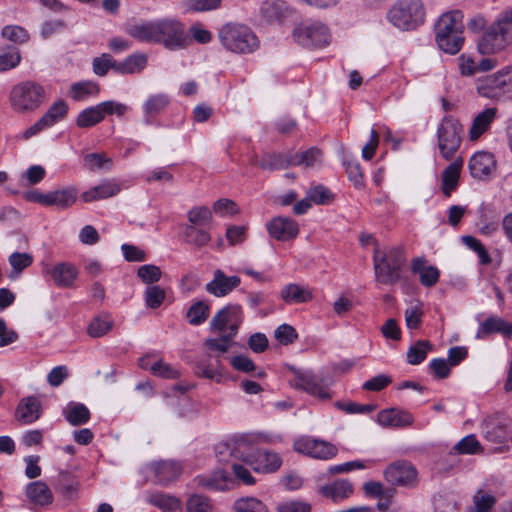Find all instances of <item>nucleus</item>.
Segmentation results:
<instances>
[{
    "label": "nucleus",
    "mask_w": 512,
    "mask_h": 512,
    "mask_svg": "<svg viewBox=\"0 0 512 512\" xmlns=\"http://www.w3.org/2000/svg\"><path fill=\"white\" fill-rule=\"evenodd\" d=\"M26 495L33 504L39 506L48 505L53 501L51 490L42 481H35L28 484Z\"/></svg>",
    "instance_id": "31"
},
{
    "label": "nucleus",
    "mask_w": 512,
    "mask_h": 512,
    "mask_svg": "<svg viewBox=\"0 0 512 512\" xmlns=\"http://www.w3.org/2000/svg\"><path fill=\"white\" fill-rule=\"evenodd\" d=\"M169 103L170 99L164 93L151 95L143 104V112L147 116H155L162 112Z\"/></svg>",
    "instance_id": "41"
},
{
    "label": "nucleus",
    "mask_w": 512,
    "mask_h": 512,
    "mask_svg": "<svg viewBox=\"0 0 512 512\" xmlns=\"http://www.w3.org/2000/svg\"><path fill=\"white\" fill-rule=\"evenodd\" d=\"M278 512H310L311 506L310 504L298 501V500H289L278 504L277 506Z\"/></svg>",
    "instance_id": "64"
},
{
    "label": "nucleus",
    "mask_w": 512,
    "mask_h": 512,
    "mask_svg": "<svg viewBox=\"0 0 512 512\" xmlns=\"http://www.w3.org/2000/svg\"><path fill=\"white\" fill-rule=\"evenodd\" d=\"M99 92L100 88L96 82L85 80L73 83L68 95L75 101H84L89 97L97 96Z\"/></svg>",
    "instance_id": "37"
},
{
    "label": "nucleus",
    "mask_w": 512,
    "mask_h": 512,
    "mask_svg": "<svg viewBox=\"0 0 512 512\" xmlns=\"http://www.w3.org/2000/svg\"><path fill=\"white\" fill-rule=\"evenodd\" d=\"M292 387L302 390L319 401H328L332 398L329 385L322 377L310 370H294V377L290 381Z\"/></svg>",
    "instance_id": "10"
},
{
    "label": "nucleus",
    "mask_w": 512,
    "mask_h": 512,
    "mask_svg": "<svg viewBox=\"0 0 512 512\" xmlns=\"http://www.w3.org/2000/svg\"><path fill=\"white\" fill-rule=\"evenodd\" d=\"M210 307L204 301L195 302L187 311L186 317L191 325L204 323L209 316Z\"/></svg>",
    "instance_id": "44"
},
{
    "label": "nucleus",
    "mask_w": 512,
    "mask_h": 512,
    "mask_svg": "<svg viewBox=\"0 0 512 512\" xmlns=\"http://www.w3.org/2000/svg\"><path fill=\"white\" fill-rule=\"evenodd\" d=\"M463 127L453 116L443 117L437 128V147L445 160H451L459 150Z\"/></svg>",
    "instance_id": "8"
},
{
    "label": "nucleus",
    "mask_w": 512,
    "mask_h": 512,
    "mask_svg": "<svg viewBox=\"0 0 512 512\" xmlns=\"http://www.w3.org/2000/svg\"><path fill=\"white\" fill-rule=\"evenodd\" d=\"M294 450L309 457L329 460L337 455L338 449L330 442L310 437H301L294 441Z\"/></svg>",
    "instance_id": "13"
},
{
    "label": "nucleus",
    "mask_w": 512,
    "mask_h": 512,
    "mask_svg": "<svg viewBox=\"0 0 512 512\" xmlns=\"http://www.w3.org/2000/svg\"><path fill=\"white\" fill-rule=\"evenodd\" d=\"M512 44V7L501 11L477 40L481 55H492Z\"/></svg>",
    "instance_id": "1"
},
{
    "label": "nucleus",
    "mask_w": 512,
    "mask_h": 512,
    "mask_svg": "<svg viewBox=\"0 0 512 512\" xmlns=\"http://www.w3.org/2000/svg\"><path fill=\"white\" fill-rule=\"evenodd\" d=\"M165 296V290L160 286H149L145 291L146 305L156 309L163 303Z\"/></svg>",
    "instance_id": "57"
},
{
    "label": "nucleus",
    "mask_w": 512,
    "mask_h": 512,
    "mask_svg": "<svg viewBox=\"0 0 512 512\" xmlns=\"http://www.w3.org/2000/svg\"><path fill=\"white\" fill-rule=\"evenodd\" d=\"M157 43L170 50L182 49L186 46L187 36L184 25L174 18L156 20Z\"/></svg>",
    "instance_id": "11"
},
{
    "label": "nucleus",
    "mask_w": 512,
    "mask_h": 512,
    "mask_svg": "<svg viewBox=\"0 0 512 512\" xmlns=\"http://www.w3.org/2000/svg\"><path fill=\"white\" fill-rule=\"evenodd\" d=\"M295 41L306 48H322L329 44L331 35L326 25L316 21H305L293 31Z\"/></svg>",
    "instance_id": "9"
},
{
    "label": "nucleus",
    "mask_w": 512,
    "mask_h": 512,
    "mask_svg": "<svg viewBox=\"0 0 512 512\" xmlns=\"http://www.w3.org/2000/svg\"><path fill=\"white\" fill-rule=\"evenodd\" d=\"M405 322L408 329H417L422 323V304L417 302L405 310Z\"/></svg>",
    "instance_id": "52"
},
{
    "label": "nucleus",
    "mask_w": 512,
    "mask_h": 512,
    "mask_svg": "<svg viewBox=\"0 0 512 512\" xmlns=\"http://www.w3.org/2000/svg\"><path fill=\"white\" fill-rule=\"evenodd\" d=\"M235 512H268L266 505L254 497L238 499L234 504Z\"/></svg>",
    "instance_id": "46"
},
{
    "label": "nucleus",
    "mask_w": 512,
    "mask_h": 512,
    "mask_svg": "<svg viewBox=\"0 0 512 512\" xmlns=\"http://www.w3.org/2000/svg\"><path fill=\"white\" fill-rule=\"evenodd\" d=\"M241 283L238 276H227L222 270L217 269L213 278L205 285V290L215 297H224L230 294Z\"/></svg>",
    "instance_id": "17"
},
{
    "label": "nucleus",
    "mask_w": 512,
    "mask_h": 512,
    "mask_svg": "<svg viewBox=\"0 0 512 512\" xmlns=\"http://www.w3.org/2000/svg\"><path fill=\"white\" fill-rule=\"evenodd\" d=\"M243 311L240 305L230 304L219 310L210 321L212 332L236 336L243 322Z\"/></svg>",
    "instance_id": "12"
},
{
    "label": "nucleus",
    "mask_w": 512,
    "mask_h": 512,
    "mask_svg": "<svg viewBox=\"0 0 512 512\" xmlns=\"http://www.w3.org/2000/svg\"><path fill=\"white\" fill-rule=\"evenodd\" d=\"M161 274L162 272L160 268L152 264L140 266L137 271L138 277L145 284H153L158 282L161 278Z\"/></svg>",
    "instance_id": "54"
},
{
    "label": "nucleus",
    "mask_w": 512,
    "mask_h": 512,
    "mask_svg": "<svg viewBox=\"0 0 512 512\" xmlns=\"http://www.w3.org/2000/svg\"><path fill=\"white\" fill-rule=\"evenodd\" d=\"M282 6L281 1L267 0L262 3L260 11L268 21H273L279 18Z\"/></svg>",
    "instance_id": "63"
},
{
    "label": "nucleus",
    "mask_w": 512,
    "mask_h": 512,
    "mask_svg": "<svg viewBox=\"0 0 512 512\" xmlns=\"http://www.w3.org/2000/svg\"><path fill=\"white\" fill-rule=\"evenodd\" d=\"M187 216L190 222L189 225L205 227L212 220V211L206 206H199L189 210Z\"/></svg>",
    "instance_id": "45"
},
{
    "label": "nucleus",
    "mask_w": 512,
    "mask_h": 512,
    "mask_svg": "<svg viewBox=\"0 0 512 512\" xmlns=\"http://www.w3.org/2000/svg\"><path fill=\"white\" fill-rule=\"evenodd\" d=\"M274 336L282 345H289L297 338V332L291 325L282 324L276 328Z\"/></svg>",
    "instance_id": "61"
},
{
    "label": "nucleus",
    "mask_w": 512,
    "mask_h": 512,
    "mask_svg": "<svg viewBox=\"0 0 512 512\" xmlns=\"http://www.w3.org/2000/svg\"><path fill=\"white\" fill-rule=\"evenodd\" d=\"M221 336L218 338H208L205 340V345L211 349L218 351L220 353H225L229 350L231 346V342L234 339V336H230L228 334L220 333Z\"/></svg>",
    "instance_id": "60"
},
{
    "label": "nucleus",
    "mask_w": 512,
    "mask_h": 512,
    "mask_svg": "<svg viewBox=\"0 0 512 512\" xmlns=\"http://www.w3.org/2000/svg\"><path fill=\"white\" fill-rule=\"evenodd\" d=\"M21 60V53L16 48L0 54V72L16 68L21 63Z\"/></svg>",
    "instance_id": "53"
},
{
    "label": "nucleus",
    "mask_w": 512,
    "mask_h": 512,
    "mask_svg": "<svg viewBox=\"0 0 512 512\" xmlns=\"http://www.w3.org/2000/svg\"><path fill=\"white\" fill-rule=\"evenodd\" d=\"M492 333H501L504 336L512 334V324L498 317L487 318L479 327L476 337L483 338Z\"/></svg>",
    "instance_id": "30"
},
{
    "label": "nucleus",
    "mask_w": 512,
    "mask_h": 512,
    "mask_svg": "<svg viewBox=\"0 0 512 512\" xmlns=\"http://www.w3.org/2000/svg\"><path fill=\"white\" fill-rule=\"evenodd\" d=\"M243 460L250 464L254 471L261 473H273L282 465L281 457L269 450H257Z\"/></svg>",
    "instance_id": "16"
},
{
    "label": "nucleus",
    "mask_w": 512,
    "mask_h": 512,
    "mask_svg": "<svg viewBox=\"0 0 512 512\" xmlns=\"http://www.w3.org/2000/svg\"><path fill=\"white\" fill-rule=\"evenodd\" d=\"M149 469L154 473L159 484L166 485L177 479L181 474V467L173 461H157L149 464Z\"/></svg>",
    "instance_id": "22"
},
{
    "label": "nucleus",
    "mask_w": 512,
    "mask_h": 512,
    "mask_svg": "<svg viewBox=\"0 0 512 512\" xmlns=\"http://www.w3.org/2000/svg\"><path fill=\"white\" fill-rule=\"evenodd\" d=\"M188 512H212L209 499L203 495L194 494L187 500Z\"/></svg>",
    "instance_id": "56"
},
{
    "label": "nucleus",
    "mask_w": 512,
    "mask_h": 512,
    "mask_svg": "<svg viewBox=\"0 0 512 512\" xmlns=\"http://www.w3.org/2000/svg\"><path fill=\"white\" fill-rule=\"evenodd\" d=\"M454 449L458 454H476L481 451V444L474 434H470L462 438Z\"/></svg>",
    "instance_id": "50"
},
{
    "label": "nucleus",
    "mask_w": 512,
    "mask_h": 512,
    "mask_svg": "<svg viewBox=\"0 0 512 512\" xmlns=\"http://www.w3.org/2000/svg\"><path fill=\"white\" fill-rule=\"evenodd\" d=\"M113 327L109 318L96 317L88 326L87 332L93 338H99L107 334Z\"/></svg>",
    "instance_id": "49"
},
{
    "label": "nucleus",
    "mask_w": 512,
    "mask_h": 512,
    "mask_svg": "<svg viewBox=\"0 0 512 512\" xmlns=\"http://www.w3.org/2000/svg\"><path fill=\"white\" fill-rule=\"evenodd\" d=\"M45 98V90L39 83L31 80L19 82L12 86L8 101L13 112L28 114L36 111Z\"/></svg>",
    "instance_id": "4"
},
{
    "label": "nucleus",
    "mask_w": 512,
    "mask_h": 512,
    "mask_svg": "<svg viewBox=\"0 0 512 512\" xmlns=\"http://www.w3.org/2000/svg\"><path fill=\"white\" fill-rule=\"evenodd\" d=\"M77 196L78 191L74 187L49 191V206H55L59 209L69 208L76 202Z\"/></svg>",
    "instance_id": "34"
},
{
    "label": "nucleus",
    "mask_w": 512,
    "mask_h": 512,
    "mask_svg": "<svg viewBox=\"0 0 512 512\" xmlns=\"http://www.w3.org/2000/svg\"><path fill=\"white\" fill-rule=\"evenodd\" d=\"M462 241L469 249L477 253L481 264L486 265L491 262V258L487 250L478 239L473 236H463Z\"/></svg>",
    "instance_id": "55"
},
{
    "label": "nucleus",
    "mask_w": 512,
    "mask_h": 512,
    "mask_svg": "<svg viewBox=\"0 0 512 512\" xmlns=\"http://www.w3.org/2000/svg\"><path fill=\"white\" fill-rule=\"evenodd\" d=\"M1 36L15 43H25L29 40L30 35L26 29L18 25H7L1 30Z\"/></svg>",
    "instance_id": "47"
},
{
    "label": "nucleus",
    "mask_w": 512,
    "mask_h": 512,
    "mask_svg": "<svg viewBox=\"0 0 512 512\" xmlns=\"http://www.w3.org/2000/svg\"><path fill=\"white\" fill-rule=\"evenodd\" d=\"M151 372L155 376L164 379H176L180 376V373L177 369L172 367L170 364L163 362L162 360H158L152 364Z\"/></svg>",
    "instance_id": "58"
},
{
    "label": "nucleus",
    "mask_w": 512,
    "mask_h": 512,
    "mask_svg": "<svg viewBox=\"0 0 512 512\" xmlns=\"http://www.w3.org/2000/svg\"><path fill=\"white\" fill-rule=\"evenodd\" d=\"M432 348L433 346L428 340L417 341L407 351V362L411 365H418L422 363Z\"/></svg>",
    "instance_id": "40"
},
{
    "label": "nucleus",
    "mask_w": 512,
    "mask_h": 512,
    "mask_svg": "<svg viewBox=\"0 0 512 512\" xmlns=\"http://www.w3.org/2000/svg\"><path fill=\"white\" fill-rule=\"evenodd\" d=\"M322 161V153L317 148H310L302 153H292V166L316 167Z\"/></svg>",
    "instance_id": "39"
},
{
    "label": "nucleus",
    "mask_w": 512,
    "mask_h": 512,
    "mask_svg": "<svg viewBox=\"0 0 512 512\" xmlns=\"http://www.w3.org/2000/svg\"><path fill=\"white\" fill-rule=\"evenodd\" d=\"M463 166L461 158L455 159L442 172V192L446 197H450L459 184L460 172Z\"/></svg>",
    "instance_id": "24"
},
{
    "label": "nucleus",
    "mask_w": 512,
    "mask_h": 512,
    "mask_svg": "<svg viewBox=\"0 0 512 512\" xmlns=\"http://www.w3.org/2000/svg\"><path fill=\"white\" fill-rule=\"evenodd\" d=\"M147 65V56L142 53H134L123 61L117 62L115 72L120 74L140 73Z\"/></svg>",
    "instance_id": "35"
},
{
    "label": "nucleus",
    "mask_w": 512,
    "mask_h": 512,
    "mask_svg": "<svg viewBox=\"0 0 512 512\" xmlns=\"http://www.w3.org/2000/svg\"><path fill=\"white\" fill-rule=\"evenodd\" d=\"M43 274L49 275L57 287L71 288L78 278L79 271L72 263L60 262L54 266L45 265Z\"/></svg>",
    "instance_id": "15"
},
{
    "label": "nucleus",
    "mask_w": 512,
    "mask_h": 512,
    "mask_svg": "<svg viewBox=\"0 0 512 512\" xmlns=\"http://www.w3.org/2000/svg\"><path fill=\"white\" fill-rule=\"evenodd\" d=\"M387 18L396 28L410 31L424 23L426 10L422 0H397L388 10Z\"/></svg>",
    "instance_id": "5"
},
{
    "label": "nucleus",
    "mask_w": 512,
    "mask_h": 512,
    "mask_svg": "<svg viewBox=\"0 0 512 512\" xmlns=\"http://www.w3.org/2000/svg\"><path fill=\"white\" fill-rule=\"evenodd\" d=\"M320 493L333 502L338 503L353 493V485L347 480H336L331 484L322 486Z\"/></svg>",
    "instance_id": "27"
},
{
    "label": "nucleus",
    "mask_w": 512,
    "mask_h": 512,
    "mask_svg": "<svg viewBox=\"0 0 512 512\" xmlns=\"http://www.w3.org/2000/svg\"><path fill=\"white\" fill-rule=\"evenodd\" d=\"M128 34L141 42L157 43L156 20L131 25Z\"/></svg>",
    "instance_id": "33"
},
{
    "label": "nucleus",
    "mask_w": 512,
    "mask_h": 512,
    "mask_svg": "<svg viewBox=\"0 0 512 512\" xmlns=\"http://www.w3.org/2000/svg\"><path fill=\"white\" fill-rule=\"evenodd\" d=\"M222 0H186V8L194 12L216 10L221 6Z\"/></svg>",
    "instance_id": "59"
},
{
    "label": "nucleus",
    "mask_w": 512,
    "mask_h": 512,
    "mask_svg": "<svg viewBox=\"0 0 512 512\" xmlns=\"http://www.w3.org/2000/svg\"><path fill=\"white\" fill-rule=\"evenodd\" d=\"M463 28V13L460 10L442 14L435 24L438 47L447 54H457L464 43Z\"/></svg>",
    "instance_id": "2"
},
{
    "label": "nucleus",
    "mask_w": 512,
    "mask_h": 512,
    "mask_svg": "<svg viewBox=\"0 0 512 512\" xmlns=\"http://www.w3.org/2000/svg\"><path fill=\"white\" fill-rule=\"evenodd\" d=\"M373 262L376 280L385 285L395 284L400 279L399 272L405 263L403 248L393 247L384 254L375 249Z\"/></svg>",
    "instance_id": "6"
},
{
    "label": "nucleus",
    "mask_w": 512,
    "mask_h": 512,
    "mask_svg": "<svg viewBox=\"0 0 512 512\" xmlns=\"http://www.w3.org/2000/svg\"><path fill=\"white\" fill-rule=\"evenodd\" d=\"M478 94L490 100H502L512 92V65L505 66L495 73L479 78L476 82Z\"/></svg>",
    "instance_id": "7"
},
{
    "label": "nucleus",
    "mask_w": 512,
    "mask_h": 512,
    "mask_svg": "<svg viewBox=\"0 0 512 512\" xmlns=\"http://www.w3.org/2000/svg\"><path fill=\"white\" fill-rule=\"evenodd\" d=\"M121 190L120 185L114 180H106L99 185L85 191L81 195V200L84 202H93L101 199H106L118 194Z\"/></svg>",
    "instance_id": "25"
},
{
    "label": "nucleus",
    "mask_w": 512,
    "mask_h": 512,
    "mask_svg": "<svg viewBox=\"0 0 512 512\" xmlns=\"http://www.w3.org/2000/svg\"><path fill=\"white\" fill-rule=\"evenodd\" d=\"M63 415L72 426L86 424L91 417L89 409L84 404L73 401L63 408Z\"/></svg>",
    "instance_id": "29"
},
{
    "label": "nucleus",
    "mask_w": 512,
    "mask_h": 512,
    "mask_svg": "<svg viewBox=\"0 0 512 512\" xmlns=\"http://www.w3.org/2000/svg\"><path fill=\"white\" fill-rule=\"evenodd\" d=\"M84 165L91 171L99 169L110 170L112 167V160L105 154L91 153L84 157Z\"/></svg>",
    "instance_id": "48"
},
{
    "label": "nucleus",
    "mask_w": 512,
    "mask_h": 512,
    "mask_svg": "<svg viewBox=\"0 0 512 512\" xmlns=\"http://www.w3.org/2000/svg\"><path fill=\"white\" fill-rule=\"evenodd\" d=\"M103 120L98 104L84 109L77 117V126L80 128H89L95 126Z\"/></svg>",
    "instance_id": "43"
},
{
    "label": "nucleus",
    "mask_w": 512,
    "mask_h": 512,
    "mask_svg": "<svg viewBox=\"0 0 512 512\" xmlns=\"http://www.w3.org/2000/svg\"><path fill=\"white\" fill-rule=\"evenodd\" d=\"M281 298L288 304L306 303L312 299V293L307 288L290 283L281 290Z\"/></svg>",
    "instance_id": "36"
},
{
    "label": "nucleus",
    "mask_w": 512,
    "mask_h": 512,
    "mask_svg": "<svg viewBox=\"0 0 512 512\" xmlns=\"http://www.w3.org/2000/svg\"><path fill=\"white\" fill-rule=\"evenodd\" d=\"M197 481L198 485L206 489L218 491L228 489L229 485L232 483L228 473L223 469H218L211 475L198 476Z\"/></svg>",
    "instance_id": "32"
},
{
    "label": "nucleus",
    "mask_w": 512,
    "mask_h": 512,
    "mask_svg": "<svg viewBox=\"0 0 512 512\" xmlns=\"http://www.w3.org/2000/svg\"><path fill=\"white\" fill-rule=\"evenodd\" d=\"M41 415V403L34 397L29 396L22 399L16 410V418L25 423L31 424L36 421Z\"/></svg>",
    "instance_id": "23"
},
{
    "label": "nucleus",
    "mask_w": 512,
    "mask_h": 512,
    "mask_svg": "<svg viewBox=\"0 0 512 512\" xmlns=\"http://www.w3.org/2000/svg\"><path fill=\"white\" fill-rule=\"evenodd\" d=\"M115 61L110 54L103 53L101 56L93 59V72L98 76H105L110 69L115 71Z\"/></svg>",
    "instance_id": "51"
},
{
    "label": "nucleus",
    "mask_w": 512,
    "mask_h": 512,
    "mask_svg": "<svg viewBox=\"0 0 512 512\" xmlns=\"http://www.w3.org/2000/svg\"><path fill=\"white\" fill-rule=\"evenodd\" d=\"M496 161L489 152H477L469 160V170L473 178L483 179L495 168Z\"/></svg>",
    "instance_id": "19"
},
{
    "label": "nucleus",
    "mask_w": 512,
    "mask_h": 512,
    "mask_svg": "<svg viewBox=\"0 0 512 512\" xmlns=\"http://www.w3.org/2000/svg\"><path fill=\"white\" fill-rule=\"evenodd\" d=\"M184 237L188 244L194 245L196 247H203L207 245L211 240V236L207 229L194 225H187L185 227Z\"/></svg>",
    "instance_id": "38"
},
{
    "label": "nucleus",
    "mask_w": 512,
    "mask_h": 512,
    "mask_svg": "<svg viewBox=\"0 0 512 512\" xmlns=\"http://www.w3.org/2000/svg\"><path fill=\"white\" fill-rule=\"evenodd\" d=\"M259 166L269 171L286 169L292 166V153H264Z\"/></svg>",
    "instance_id": "28"
},
{
    "label": "nucleus",
    "mask_w": 512,
    "mask_h": 512,
    "mask_svg": "<svg viewBox=\"0 0 512 512\" xmlns=\"http://www.w3.org/2000/svg\"><path fill=\"white\" fill-rule=\"evenodd\" d=\"M482 433L486 440L492 443H503L508 437L506 423L495 418H487L482 427Z\"/></svg>",
    "instance_id": "26"
},
{
    "label": "nucleus",
    "mask_w": 512,
    "mask_h": 512,
    "mask_svg": "<svg viewBox=\"0 0 512 512\" xmlns=\"http://www.w3.org/2000/svg\"><path fill=\"white\" fill-rule=\"evenodd\" d=\"M266 226L270 236L279 241H288L299 233L297 222L288 217H275Z\"/></svg>",
    "instance_id": "18"
},
{
    "label": "nucleus",
    "mask_w": 512,
    "mask_h": 512,
    "mask_svg": "<svg viewBox=\"0 0 512 512\" xmlns=\"http://www.w3.org/2000/svg\"><path fill=\"white\" fill-rule=\"evenodd\" d=\"M377 421L384 427H408L413 424L411 413L394 408L381 410L377 415Z\"/></svg>",
    "instance_id": "21"
},
{
    "label": "nucleus",
    "mask_w": 512,
    "mask_h": 512,
    "mask_svg": "<svg viewBox=\"0 0 512 512\" xmlns=\"http://www.w3.org/2000/svg\"><path fill=\"white\" fill-rule=\"evenodd\" d=\"M384 477L390 484L397 486L413 487L417 483V471L406 461L389 465L384 471Z\"/></svg>",
    "instance_id": "14"
},
{
    "label": "nucleus",
    "mask_w": 512,
    "mask_h": 512,
    "mask_svg": "<svg viewBox=\"0 0 512 512\" xmlns=\"http://www.w3.org/2000/svg\"><path fill=\"white\" fill-rule=\"evenodd\" d=\"M222 47L234 54H251L259 48V39L250 27L238 22H227L218 31Z\"/></svg>",
    "instance_id": "3"
},
{
    "label": "nucleus",
    "mask_w": 512,
    "mask_h": 512,
    "mask_svg": "<svg viewBox=\"0 0 512 512\" xmlns=\"http://www.w3.org/2000/svg\"><path fill=\"white\" fill-rule=\"evenodd\" d=\"M498 110L495 107H489L478 113L469 129V139L475 141L479 139L484 133H486L494 120L497 118Z\"/></svg>",
    "instance_id": "20"
},
{
    "label": "nucleus",
    "mask_w": 512,
    "mask_h": 512,
    "mask_svg": "<svg viewBox=\"0 0 512 512\" xmlns=\"http://www.w3.org/2000/svg\"><path fill=\"white\" fill-rule=\"evenodd\" d=\"M435 512H460L456 501L448 495H438L434 499Z\"/></svg>",
    "instance_id": "62"
},
{
    "label": "nucleus",
    "mask_w": 512,
    "mask_h": 512,
    "mask_svg": "<svg viewBox=\"0 0 512 512\" xmlns=\"http://www.w3.org/2000/svg\"><path fill=\"white\" fill-rule=\"evenodd\" d=\"M496 501L493 494L480 489L473 496V506L469 512H490Z\"/></svg>",
    "instance_id": "42"
}]
</instances>
